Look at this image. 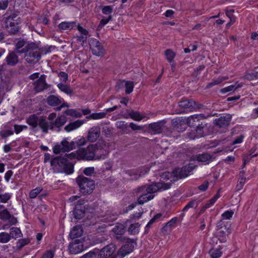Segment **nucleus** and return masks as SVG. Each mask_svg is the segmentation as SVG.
Wrapping results in <instances>:
<instances>
[{"mask_svg": "<svg viewBox=\"0 0 258 258\" xmlns=\"http://www.w3.org/2000/svg\"><path fill=\"white\" fill-rule=\"evenodd\" d=\"M67 117L63 115L58 116L54 122H51L52 130L59 131V128L62 126L67 122Z\"/></svg>", "mask_w": 258, "mask_h": 258, "instance_id": "aec40b11", "label": "nucleus"}, {"mask_svg": "<svg viewBox=\"0 0 258 258\" xmlns=\"http://www.w3.org/2000/svg\"><path fill=\"white\" fill-rule=\"evenodd\" d=\"M9 2L8 0H0V10H5L8 7Z\"/></svg>", "mask_w": 258, "mask_h": 258, "instance_id": "680f3d73", "label": "nucleus"}, {"mask_svg": "<svg viewBox=\"0 0 258 258\" xmlns=\"http://www.w3.org/2000/svg\"><path fill=\"white\" fill-rule=\"evenodd\" d=\"M115 250V246L113 244H110L102 248L98 254L99 258H108L111 257L114 253Z\"/></svg>", "mask_w": 258, "mask_h": 258, "instance_id": "ddd939ff", "label": "nucleus"}, {"mask_svg": "<svg viewBox=\"0 0 258 258\" xmlns=\"http://www.w3.org/2000/svg\"><path fill=\"white\" fill-rule=\"evenodd\" d=\"M106 113L105 112H99L96 113H92L89 116H87V118H91L93 119H98L104 118L105 117Z\"/></svg>", "mask_w": 258, "mask_h": 258, "instance_id": "8fccbe9b", "label": "nucleus"}, {"mask_svg": "<svg viewBox=\"0 0 258 258\" xmlns=\"http://www.w3.org/2000/svg\"><path fill=\"white\" fill-rule=\"evenodd\" d=\"M162 216V214L160 213L157 214L156 215L154 216L153 218H152L150 221L148 222V223L147 224L146 226L145 227V233H147L148 232V229L150 228L151 225L153 224L155 221L160 218Z\"/></svg>", "mask_w": 258, "mask_h": 258, "instance_id": "a18cd8bd", "label": "nucleus"}, {"mask_svg": "<svg viewBox=\"0 0 258 258\" xmlns=\"http://www.w3.org/2000/svg\"><path fill=\"white\" fill-rule=\"evenodd\" d=\"M76 26L75 22H62L60 23L58 27L61 30H68L73 29Z\"/></svg>", "mask_w": 258, "mask_h": 258, "instance_id": "7c9ffc66", "label": "nucleus"}, {"mask_svg": "<svg viewBox=\"0 0 258 258\" xmlns=\"http://www.w3.org/2000/svg\"><path fill=\"white\" fill-rule=\"evenodd\" d=\"M205 118L202 114H194L188 117L186 120L187 124L190 126H195L198 123H201V120Z\"/></svg>", "mask_w": 258, "mask_h": 258, "instance_id": "6ab92c4d", "label": "nucleus"}, {"mask_svg": "<svg viewBox=\"0 0 258 258\" xmlns=\"http://www.w3.org/2000/svg\"><path fill=\"white\" fill-rule=\"evenodd\" d=\"M125 93L129 94L131 93L134 87V82L132 81H125Z\"/></svg>", "mask_w": 258, "mask_h": 258, "instance_id": "de8ad7c7", "label": "nucleus"}, {"mask_svg": "<svg viewBox=\"0 0 258 258\" xmlns=\"http://www.w3.org/2000/svg\"><path fill=\"white\" fill-rule=\"evenodd\" d=\"M16 17L15 15H13V16H10L6 21L7 31L12 35L16 34L19 29L18 23L14 20Z\"/></svg>", "mask_w": 258, "mask_h": 258, "instance_id": "1a4fd4ad", "label": "nucleus"}, {"mask_svg": "<svg viewBox=\"0 0 258 258\" xmlns=\"http://www.w3.org/2000/svg\"><path fill=\"white\" fill-rule=\"evenodd\" d=\"M150 128L154 134H160L162 132V124L159 123H154L150 125Z\"/></svg>", "mask_w": 258, "mask_h": 258, "instance_id": "e433bc0d", "label": "nucleus"}, {"mask_svg": "<svg viewBox=\"0 0 258 258\" xmlns=\"http://www.w3.org/2000/svg\"><path fill=\"white\" fill-rule=\"evenodd\" d=\"M25 53V59L28 63H32L35 60H38L40 57V52L37 45L31 43L27 44L24 48L22 49V51H19V53Z\"/></svg>", "mask_w": 258, "mask_h": 258, "instance_id": "7ed1b4c3", "label": "nucleus"}, {"mask_svg": "<svg viewBox=\"0 0 258 258\" xmlns=\"http://www.w3.org/2000/svg\"><path fill=\"white\" fill-rule=\"evenodd\" d=\"M94 209L88 205H85L84 207H76L74 210V216L76 219H81L84 217L86 212L92 213Z\"/></svg>", "mask_w": 258, "mask_h": 258, "instance_id": "4468645a", "label": "nucleus"}, {"mask_svg": "<svg viewBox=\"0 0 258 258\" xmlns=\"http://www.w3.org/2000/svg\"><path fill=\"white\" fill-rule=\"evenodd\" d=\"M95 169L93 167L86 168L83 170V173L88 176L91 175L94 172Z\"/></svg>", "mask_w": 258, "mask_h": 258, "instance_id": "e2e57ef3", "label": "nucleus"}, {"mask_svg": "<svg viewBox=\"0 0 258 258\" xmlns=\"http://www.w3.org/2000/svg\"><path fill=\"white\" fill-rule=\"evenodd\" d=\"M112 231L116 235H122L125 232V227L122 224H117L112 229Z\"/></svg>", "mask_w": 258, "mask_h": 258, "instance_id": "a19ab883", "label": "nucleus"}, {"mask_svg": "<svg viewBox=\"0 0 258 258\" xmlns=\"http://www.w3.org/2000/svg\"><path fill=\"white\" fill-rule=\"evenodd\" d=\"M87 143L86 140L85 138H82L78 140L77 142H75V147L76 145L78 147L83 146Z\"/></svg>", "mask_w": 258, "mask_h": 258, "instance_id": "338daca9", "label": "nucleus"}, {"mask_svg": "<svg viewBox=\"0 0 258 258\" xmlns=\"http://www.w3.org/2000/svg\"><path fill=\"white\" fill-rule=\"evenodd\" d=\"M69 154H66L63 157H58L52 159L51 160V165L54 167H62L64 172L67 174H70L74 172V166L72 163H69V160L74 158H70L68 156Z\"/></svg>", "mask_w": 258, "mask_h": 258, "instance_id": "20e7f679", "label": "nucleus"}, {"mask_svg": "<svg viewBox=\"0 0 258 258\" xmlns=\"http://www.w3.org/2000/svg\"><path fill=\"white\" fill-rule=\"evenodd\" d=\"M75 148V142H68L66 139L63 140L59 144L53 147V152L57 154L60 153L69 152Z\"/></svg>", "mask_w": 258, "mask_h": 258, "instance_id": "0eeeda50", "label": "nucleus"}, {"mask_svg": "<svg viewBox=\"0 0 258 258\" xmlns=\"http://www.w3.org/2000/svg\"><path fill=\"white\" fill-rule=\"evenodd\" d=\"M220 197L219 192H217L210 200L207 202V203L205 204L203 207L202 210H205L206 209L211 207Z\"/></svg>", "mask_w": 258, "mask_h": 258, "instance_id": "c9c22d12", "label": "nucleus"}, {"mask_svg": "<svg viewBox=\"0 0 258 258\" xmlns=\"http://www.w3.org/2000/svg\"><path fill=\"white\" fill-rule=\"evenodd\" d=\"M165 55L167 60L170 63L174 61L176 54L172 50L168 49L165 51Z\"/></svg>", "mask_w": 258, "mask_h": 258, "instance_id": "37998d69", "label": "nucleus"}, {"mask_svg": "<svg viewBox=\"0 0 258 258\" xmlns=\"http://www.w3.org/2000/svg\"><path fill=\"white\" fill-rule=\"evenodd\" d=\"M231 118V115L226 114L218 118H216L215 120V124L220 128L225 127L229 125Z\"/></svg>", "mask_w": 258, "mask_h": 258, "instance_id": "dca6fc26", "label": "nucleus"}, {"mask_svg": "<svg viewBox=\"0 0 258 258\" xmlns=\"http://www.w3.org/2000/svg\"><path fill=\"white\" fill-rule=\"evenodd\" d=\"M104 146H105L104 142L100 141L96 144L90 145L87 148H81L76 152L70 153L68 156L70 158L92 160L94 159L96 151L103 149Z\"/></svg>", "mask_w": 258, "mask_h": 258, "instance_id": "f03ea898", "label": "nucleus"}, {"mask_svg": "<svg viewBox=\"0 0 258 258\" xmlns=\"http://www.w3.org/2000/svg\"><path fill=\"white\" fill-rule=\"evenodd\" d=\"M38 125L40 126V127L42 129L43 132L47 133L48 129L52 130V128H51V122H48L42 117H40Z\"/></svg>", "mask_w": 258, "mask_h": 258, "instance_id": "bb28decb", "label": "nucleus"}, {"mask_svg": "<svg viewBox=\"0 0 258 258\" xmlns=\"http://www.w3.org/2000/svg\"><path fill=\"white\" fill-rule=\"evenodd\" d=\"M217 232V237L220 242L224 243L227 240V236L229 233V229L224 226L223 229L219 230Z\"/></svg>", "mask_w": 258, "mask_h": 258, "instance_id": "393cba45", "label": "nucleus"}, {"mask_svg": "<svg viewBox=\"0 0 258 258\" xmlns=\"http://www.w3.org/2000/svg\"><path fill=\"white\" fill-rule=\"evenodd\" d=\"M42 190V188L41 187H37L35 189L32 190L29 194V197L31 199L35 198L40 193Z\"/></svg>", "mask_w": 258, "mask_h": 258, "instance_id": "09e8293b", "label": "nucleus"}, {"mask_svg": "<svg viewBox=\"0 0 258 258\" xmlns=\"http://www.w3.org/2000/svg\"><path fill=\"white\" fill-rule=\"evenodd\" d=\"M96 253L94 251H90L82 256L80 258H96Z\"/></svg>", "mask_w": 258, "mask_h": 258, "instance_id": "774afa93", "label": "nucleus"}, {"mask_svg": "<svg viewBox=\"0 0 258 258\" xmlns=\"http://www.w3.org/2000/svg\"><path fill=\"white\" fill-rule=\"evenodd\" d=\"M137 171L140 178L141 176L147 173L149 171V169L147 167L143 166L137 169Z\"/></svg>", "mask_w": 258, "mask_h": 258, "instance_id": "6e6d98bb", "label": "nucleus"}, {"mask_svg": "<svg viewBox=\"0 0 258 258\" xmlns=\"http://www.w3.org/2000/svg\"><path fill=\"white\" fill-rule=\"evenodd\" d=\"M83 234V229L80 225L75 226L71 230L70 235L71 238L75 239L81 237Z\"/></svg>", "mask_w": 258, "mask_h": 258, "instance_id": "c756f323", "label": "nucleus"}, {"mask_svg": "<svg viewBox=\"0 0 258 258\" xmlns=\"http://www.w3.org/2000/svg\"><path fill=\"white\" fill-rule=\"evenodd\" d=\"M25 44V41L23 40H19L16 44V52L19 53V51H22L20 48H22Z\"/></svg>", "mask_w": 258, "mask_h": 258, "instance_id": "bf43d9fd", "label": "nucleus"}, {"mask_svg": "<svg viewBox=\"0 0 258 258\" xmlns=\"http://www.w3.org/2000/svg\"><path fill=\"white\" fill-rule=\"evenodd\" d=\"M140 224L139 223L131 224L128 228V232L131 234H136L139 233Z\"/></svg>", "mask_w": 258, "mask_h": 258, "instance_id": "58836bf2", "label": "nucleus"}, {"mask_svg": "<svg viewBox=\"0 0 258 258\" xmlns=\"http://www.w3.org/2000/svg\"><path fill=\"white\" fill-rule=\"evenodd\" d=\"M246 182V178H239L238 182L236 185V190L239 191L241 190L243 186V185Z\"/></svg>", "mask_w": 258, "mask_h": 258, "instance_id": "052dcab7", "label": "nucleus"}, {"mask_svg": "<svg viewBox=\"0 0 258 258\" xmlns=\"http://www.w3.org/2000/svg\"><path fill=\"white\" fill-rule=\"evenodd\" d=\"M180 109L179 113H184L188 111H193L201 109L203 105L193 100H182L178 102Z\"/></svg>", "mask_w": 258, "mask_h": 258, "instance_id": "423d86ee", "label": "nucleus"}, {"mask_svg": "<svg viewBox=\"0 0 258 258\" xmlns=\"http://www.w3.org/2000/svg\"><path fill=\"white\" fill-rule=\"evenodd\" d=\"M34 89L37 92H40L47 89L49 85L46 83L45 76L43 75L34 83Z\"/></svg>", "mask_w": 258, "mask_h": 258, "instance_id": "f8f14e48", "label": "nucleus"}, {"mask_svg": "<svg viewBox=\"0 0 258 258\" xmlns=\"http://www.w3.org/2000/svg\"><path fill=\"white\" fill-rule=\"evenodd\" d=\"M112 18L111 15L109 16L108 17H104L100 22L98 27L102 28L104 26H105L106 24H107L110 21L112 20Z\"/></svg>", "mask_w": 258, "mask_h": 258, "instance_id": "5fc2aeb1", "label": "nucleus"}, {"mask_svg": "<svg viewBox=\"0 0 258 258\" xmlns=\"http://www.w3.org/2000/svg\"><path fill=\"white\" fill-rule=\"evenodd\" d=\"M64 113L68 115H70L76 117H80L82 115L81 112H78L75 109H69L66 110L64 111Z\"/></svg>", "mask_w": 258, "mask_h": 258, "instance_id": "c03bdc74", "label": "nucleus"}, {"mask_svg": "<svg viewBox=\"0 0 258 258\" xmlns=\"http://www.w3.org/2000/svg\"><path fill=\"white\" fill-rule=\"evenodd\" d=\"M194 160H197L198 162H201L208 164L211 161L212 156L207 153L200 154L192 156Z\"/></svg>", "mask_w": 258, "mask_h": 258, "instance_id": "412c9836", "label": "nucleus"}, {"mask_svg": "<svg viewBox=\"0 0 258 258\" xmlns=\"http://www.w3.org/2000/svg\"><path fill=\"white\" fill-rule=\"evenodd\" d=\"M100 135V127L96 125L92 127L88 132L87 139L90 142H95Z\"/></svg>", "mask_w": 258, "mask_h": 258, "instance_id": "2eb2a0df", "label": "nucleus"}, {"mask_svg": "<svg viewBox=\"0 0 258 258\" xmlns=\"http://www.w3.org/2000/svg\"><path fill=\"white\" fill-rule=\"evenodd\" d=\"M80 191L84 195L91 194L95 188V182L90 178L79 176L76 179Z\"/></svg>", "mask_w": 258, "mask_h": 258, "instance_id": "39448f33", "label": "nucleus"}, {"mask_svg": "<svg viewBox=\"0 0 258 258\" xmlns=\"http://www.w3.org/2000/svg\"><path fill=\"white\" fill-rule=\"evenodd\" d=\"M0 219L3 221H7L11 225H15L17 223V218L11 215L7 209L0 211Z\"/></svg>", "mask_w": 258, "mask_h": 258, "instance_id": "f3484780", "label": "nucleus"}, {"mask_svg": "<svg viewBox=\"0 0 258 258\" xmlns=\"http://www.w3.org/2000/svg\"><path fill=\"white\" fill-rule=\"evenodd\" d=\"M57 87L62 92H63L67 94H71L73 93V90L71 89L69 85L59 83L57 85Z\"/></svg>", "mask_w": 258, "mask_h": 258, "instance_id": "79ce46f5", "label": "nucleus"}, {"mask_svg": "<svg viewBox=\"0 0 258 258\" xmlns=\"http://www.w3.org/2000/svg\"><path fill=\"white\" fill-rule=\"evenodd\" d=\"M221 249L220 248H211L209 251L211 258H219L222 253Z\"/></svg>", "mask_w": 258, "mask_h": 258, "instance_id": "ea45409f", "label": "nucleus"}, {"mask_svg": "<svg viewBox=\"0 0 258 258\" xmlns=\"http://www.w3.org/2000/svg\"><path fill=\"white\" fill-rule=\"evenodd\" d=\"M9 235H10V238L17 239L18 238L21 237L22 235L21 231L20 229L17 227H12L10 229Z\"/></svg>", "mask_w": 258, "mask_h": 258, "instance_id": "f704fd0d", "label": "nucleus"}, {"mask_svg": "<svg viewBox=\"0 0 258 258\" xmlns=\"http://www.w3.org/2000/svg\"><path fill=\"white\" fill-rule=\"evenodd\" d=\"M90 46L94 55L100 56L103 55L105 53V50L101 43L95 39L91 40Z\"/></svg>", "mask_w": 258, "mask_h": 258, "instance_id": "9d476101", "label": "nucleus"}, {"mask_svg": "<svg viewBox=\"0 0 258 258\" xmlns=\"http://www.w3.org/2000/svg\"><path fill=\"white\" fill-rule=\"evenodd\" d=\"M134 248V240L129 239L127 243L122 246L117 252V255L120 257H123L130 253Z\"/></svg>", "mask_w": 258, "mask_h": 258, "instance_id": "9b49d317", "label": "nucleus"}, {"mask_svg": "<svg viewBox=\"0 0 258 258\" xmlns=\"http://www.w3.org/2000/svg\"><path fill=\"white\" fill-rule=\"evenodd\" d=\"M177 221V218L176 217L171 219L162 228V232L166 233L170 232L173 228L175 227Z\"/></svg>", "mask_w": 258, "mask_h": 258, "instance_id": "4be33fe9", "label": "nucleus"}, {"mask_svg": "<svg viewBox=\"0 0 258 258\" xmlns=\"http://www.w3.org/2000/svg\"><path fill=\"white\" fill-rule=\"evenodd\" d=\"M116 126L117 128L124 130L127 128V123L124 121H119L116 122Z\"/></svg>", "mask_w": 258, "mask_h": 258, "instance_id": "0e129e2a", "label": "nucleus"}, {"mask_svg": "<svg viewBox=\"0 0 258 258\" xmlns=\"http://www.w3.org/2000/svg\"><path fill=\"white\" fill-rule=\"evenodd\" d=\"M234 214L233 210H227L222 214V218L223 220H230Z\"/></svg>", "mask_w": 258, "mask_h": 258, "instance_id": "603ef678", "label": "nucleus"}, {"mask_svg": "<svg viewBox=\"0 0 258 258\" xmlns=\"http://www.w3.org/2000/svg\"><path fill=\"white\" fill-rule=\"evenodd\" d=\"M170 187V184L163 182H155L149 186L143 185L135 189V192L139 195L138 203L140 205L153 199L154 194L159 190H164Z\"/></svg>", "mask_w": 258, "mask_h": 258, "instance_id": "f257e3e1", "label": "nucleus"}, {"mask_svg": "<svg viewBox=\"0 0 258 258\" xmlns=\"http://www.w3.org/2000/svg\"><path fill=\"white\" fill-rule=\"evenodd\" d=\"M6 61L8 65L15 66L18 62V57L15 52H11L6 58Z\"/></svg>", "mask_w": 258, "mask_h": 258, "instance_id": "5701e85b", "label": "nucleus"}, {"mask_svg": "<svg viewBox=\"0 0 258 258\" xmlns=\"http://www.w3.org/2000/svg\"><path fill=\"white\" fill-rule=\"evenodd\" d=\"M46 102L51 106L60 105L55 108L56 111H60L63 107H69L68 104L64 102L63 99H59L57 96L54 95L49 96L46 99Z\"/></svg>", "mask_w": 258, "mask_h": 258, "instance_id": "6e6552de", "label": "nucleus"}, {"mask_svg": "<svg viewBox=\"0 0 258 258\" xmlns=\"http://www.w3.org/2000/svg\"><path fill=\"white\" fill-rule=\"evenodd\" d=\"M128 116L136 121H141L144 118L145 116L140 112L134 110H131L128 112Z\"/></svg>", "mask_w": 258, "mask_h": 258, "instance_id": "72a5a7b5", "label": "nucleus"}, {"mask_svg": "<svg viewBox=\"0 0 258 258\" xmlns=\"http://www.w3.org/2000/svg\"><path fill=\"white\" fill-rule=\"evenodd\" d=\"M195 168V166H193L191 164H189L187 166L183 167L180 172L179 176L180 178H184L189 175L190 172Z\"/></svg>", "mask_w": 258, "mask_h": 258, "instance_id": "cd10ccee", "label": "nucleus"}, {"mask_svg": "<svg viewBox=\"0 0 258 258\" xmlns=\"http://www.w3.org/2000/svg\"><path fill=\"white\" fill-rule=\"evenodd\" d=\"M121 175L123 179L126 180H137L139 178L137 169L124 170L122 171Z\"/></svg>", "mask_w": 258, "mask_h": 258, "instance_id": "a211bd4d", "label": "nucleus"}, {"mask_svg": "<svg viewBox=\"0 0 258 258\" xmlns=\"http://www.w3.org/2000/svg\"><path fill=\"white\" fill-rule=\"evenodd\" d=\"M242 87V85H238L236 87L234 85H230L224 88H223L221 90V92L222 93H226L228 92H230L233 90L234 89V90H236L237 88H240Z\"/></svg>", "mask_w": 258, "mask_h": 258, "instance_id": "864d4df0", "label": "nucleus"}, {"mask_svg": "<svg viewBox=\"0 0 258 258\" xmlns=\"http://www.w3.org/2000/svg\"><path fill=\"white\" fill-rule=\"evenodd\" d=\"M102 12L105 15L110 14L113 12V8L110 6H104L102 8Z\"/></svg>", "mask_w": 258, "mask_h": 258, "instance_id": "13d9d810", "label": "nucleus"}, {"mask_svg": "<svg viewBox=\"0 0 258 258\" xmlns=\"http://www.w3.org/2000/svg\"><path fill=\"white\" fill-rule=\"evenodd\" d=\"M10 235L9 234L6 232L0 233V242L2 243H6L8 242L10 240Z\"/></svg>", "mask_w": 258, "mask_h": 258, "instance_id": "49530a36", "label": "nucleus"}, {"mask_svg": "<svg viewBox=\"0 0 258 258\" xmlns=\"http://www.w3.org/2000/svg\"><path fill=\"white\" fill-rule=\"evenodd\" d=\"M195 126L196 127V129L195 130L196 135L194 136L189 137V138L192 139H194L196 138H199L204 136V133L203 131L204 125L202 122L201 123H198V124Z\"/></svg>", "mask_w": 258, "mask_h": 258, "instance_id": "2f4dec72", "label": "nucleus"}, {"mask_svg": "<svg viewBox=\"0 0 258 258\" xmlns=\"http://www.w3.org/2000/svg\"><path fill=\"white\" fill-rule=\"evenodd\" d=\"M199 202L196 200H193L189 202H188L187 205L184 207V208L182 210V213L180 215V218L181 219L184 216V212L187 211L190 208H197L199 205Z\"/></svg>", "mask_w": 258, "mask_h": 258, "instance_id": "c85d7f7f", "label": "nucleus"}, {"mask_svg": "<svg viewBox=\"0 0 258 258\" xmlns=\"http://www.w3.org/2000/svg\"><path fill=\"white\" fill-rule=\"evenodd\" d=\"M13 134L14 132L12 130H4L0 132V136L3 138H6L13 135Z\"/></svg>", "mask_w": 258, "mask_h": 258, "instance_id": "4d7b16f0", "label": "nucleus"}, {"mask_svg": "<svg viewBox=\"0 0 258 258\" xmlns=\"http://www.w3.org/2000/svg\"><path fill=\"white\" fill-rule=\"evenodd\" d=\"M243 78L247 80H253L258 79V73L253 72L251 73H246Z\"/></svg>", "mask_w": 258, "mask_h": 258, "instance_id": "3c124183", "label": "nucleus"}, {"mask_svg": "<svg viewBox=\"0 0 258 258\" xmlns=\"http://www.w3.org/2000/svg\"><path fill=\"white\" fill-rule=\"evenodd\" d=\"M69 248L72 254H77L81 252L83 249V245L78 243H73L69 245Z\"/></svg>", "mask_w": 258, "mask_h": 258, "instance_id": "a878e982", "label": "nucleus"}, {"mask_svg": "<svg viewBox=\"0 0 258 258\" xmlns=\"http://www.w3.org/2000/svg\"><path fill=\"white\" fill-rule=\"evenodd\" d=\"M10 198V195L7 193L4 195H0V201L2 203H7Z\"/></svg>", "mask_w": 258, "mask_h": 258, "instance_id": "69168bd1", "label": "nucleus"}, {"mask_svg": "<svg viewBox=\"0 0 258 258\" xmlns=\"http://www.w3.org/2000/svg\"><path fill=\"white\" fill-rule=\"evenodd\" d=\"M228 79V77H219L216 79L213 80L210 83H209L206 86V88H210L215 85H218L222 82L224 80Z\"/></svg>", "mask_w": 258, "mask_h": 258, "instance_id": "4c0bfd02", "label": "nucleus"}, {"mask_svg": "<svg viewBox=\"0 0 258 258\" xmlns=\"http://www.w3.org/2000/svg\"><path fill=\"white\" fill-rule=\"evenodd\" d=\"M40 117L36 115H31L27 119V123L32 126L33 128L36 127L38 125Z\"/></svg>", "mask_w": 258, "mask_h": 258, "instance_id": "473e14b6", "label": "nucleus"}, {"mask_svg": "<svg viewBox=\"0 0 258 258\" xmlns=\"http://www.w3.org/2000/svg\"><path fill=\"white\" fill-rule=\"evenodd\" d=\"M84 121L81 120H78L74 122H70L65 126L64 130L67 132H71L80 127L84 123Z\"/></svg>", "mask_w": 258, "mask_h": 258, "instance_id": "b1692460", "label": "nucleus"}]
</instances>
